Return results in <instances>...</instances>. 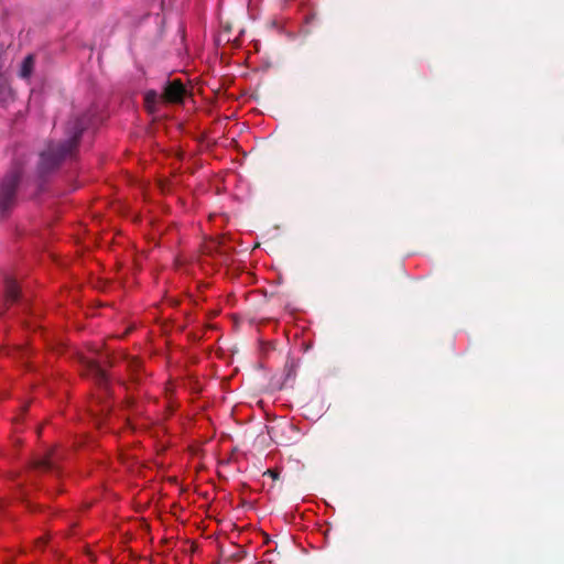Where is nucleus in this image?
<instances>
[{
    "instance_id": "obj_4",
    "label": "nucleus",
    "mask_w": 564,
    "mask_h": 564,
    "mask_svg": "<svg viewBox=\"0 0 564 564\" xmlns=\"http://www.w3.org/2000/svg\"><path fill=\"white\" fill-rule=\"evenodd\" d=\"M34 66V58L32 55H28L21 66L20 76L23 78L30 77Z\"/></svg>"
},
{
    "instance_id": "obj_8",
    "label": "nucleus",
    "mask_w": 564,
    "mask_h": 564,
    "mask_svg": "<svg viewBox=\"0 0 564 564\" xmlns=\"http://www.w3.org/2000/svg\"><path fill=\"white\" fill-rule=\"evenodd\" d=\"M39 465L44 468H51V466H52L51 457L42 459L41 462H39Z\"/></svg>"
},
{
    "instance_id": "obj_5",
    "label": "nucleus",
    "mask_w": 564,
    "mask_h": 564,
    "mask_svg": "<svg viewBox=\"0 0 564 564\" xmlns=\"http://www.w3.org/2000/svg\"><path fill=\"white\" fill-rule=\"evenodd\" d=\"M87 362L90 365L91 369L95 371L96 379L99 384L107 386L108 383V377L106 372L96 364L94 360H87Z\"/></svg>"
},
{
    "instance_id": "obj_2",
    "label": "nucleus",
    "mask_w": 564,
    "mask_h": 564,
    "mask_svg": "<svg viewBox=\"0 0 564 564\" xmlns=\"http://www.w3.org/2000/svg\"><path fill=\"white\" fill-rule=\"evenodd\" d=\"M20 181V173L14 171L7 175L0 184V213H4L14 198L15 187Z\"/></svg>"
},
{
    "instance_id": "obj_6",
    "label": "nucleus",
    "mask_w": 564,
    "mask_h": 564,
    "mask_svg": "<svg viewBox=\"0 0 564 564\" xmlns=\"http://www.w3.org/2000/svg\"><path fill=\"white\" fill-rule=\"evenodd\" d=\"M6 293H7L8 300H10L12 302L17 301L19 297V293H20L19 285L14 281H9L7 283Z\"/></svg>"
},
{
    "instance_id": "obj_9",
    "label": "nucleus",
    "mask_w": 564,
    "mask_h": 564,
    "mask_svg": "<svg viewBox=\"0 0 564 564\" xmlns=\"http://www.w3.org/2000/svg\"><path fill=\"white\" fill-rule=\"evenodd\" d=\"M267 473L270 474L273 478L278 477V473L274 470L269 469Z\"/></svg>"
},
{
    "instance_id": "obj_1",
    "label": "nucleus",
    "mask_w": 564,
    "mask_h": 564,
    "mask_svg": "<svg viewBox=\"0 0 564 564\" xmlns=\"http://www.w3.org/2000/svg\"><path fill=\"white\" fill-rule=\"evenodd\" d=\"M84 128L85 124L83 122H76L74 127L70 128L69 138L67 142L63 147H61L56 152L52 150L47 153H42V161L46 162L48 160V156H52L53 162H57L64 156L70 154Z\"/></svg>"
},
{
    "instance_id": "obj_7",
    "label": "nucleus",
    "mask_w": 564,
    "mask_h": 564,
    "mask_svg": "<svg viewBox=\"0 0 564 564\" xmlns=\"http://www.w3.org/2000/svg\"><path fill=\"white\" fill-rule=\"evenodd\" d=\"M155 99V94L153 93H148L147 96H145V104H147V107L149 108V110H153L152 106H151V102Z\"/></svg>"
},
{
    "instance_id": "obj_3",
    "label": "nucleus",
    "mask_w": 564,
    "mask_h": 564,
    "mask_svg": "<svg viewBox=\"0 0 564 564\" xmlns=\"http://www.w3.org/2000/svg\"><path fill=\"white\" fill-rule=\"evenodd\" d=\"M185 94V88L180 82L170 83L164 90V99L170 102H180L182 101Z\"/></svg>"
}]
</instances>
